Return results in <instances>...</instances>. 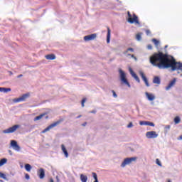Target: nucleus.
I'll use <instances>...</instances> for the list:
<instances>
[{
  "instance_id": "f257e3e1",
  "label": "nucleus",
  "mask_w": 182,
  "mask_h": 182,
  "mask_svg": "<svg viewBox=\"0 0 182 182\" xmlns=\"http://www.w3.org/2000/svg\"><path fill=\"white\" fill-rule=\"evenodd\" d=\"M149 62L159 68V69H168L171 68L172 72L175 70H182V63L176 62L173 56L168 54H164L163 52H158L154 53L149 58Z\"/></svg>"
},
{
  "instance_id": "f03ea898",
  "label": "nucleus",
  "mask_w": 182,
  "mask_h": 182,
  "mask_svg": "<svg viewBox=\"0 0 182 182\" xmlns=\"http://www.w3.org/2000/svg\"><path fill=\"white\" fill-rule=\"evenodd\" d=\"M128 14V22L129 23H136V25H140V21H139V17L136 16L135 14H133V16L130 14V11L127 12Z\"/></svg>"
},
{
  "instance_id": "7ed1b4c3",
  "label": "nucleus",
  "mask_w": 182,
  "mask_h": 182,
  "mask_svg": "<svg viewBox=\"0 0 182 182\" xmlns=\"http://www.w3.org/2000/svg\"><path fill=\"white\" fill-rule=\"evenodd\" d=\"M137 157L126 158L121 164V167H126L127 164H132L133 161H136Z\"/></svg>"
},
{
  "instance_id": "20e7f679",
  "label": "nucleus",
  "mask_w": 182,
  "mask_h": 182,
  "mask_svg": "<svg viewBox=\"0 0 182 182\" xmlns=\"http://www.w3.org/2000/svg\"><path fill=\"white\" fill-rule=\"evenodd\" d=\"M60 123H62V119H60V120L50 124L48 127H47L46 129H44L42 131V133H46V132H49V130H50V129H53V127H56V126H58V124H60Z\"/></svg>"
},
{
  "instance_id": "39448f33",
  "label": "nucleus",
  "mask_w": 182,
  "mask_h": 182,
  "mask_svg": "<svg viewBox=\"0 0 182 182\" xmlns=\"http://www.w3.org/2000/svg\"><path fill=\"white\" fill-rule=\"evenodd\" d=\"M20 126L18 124H16L11 127L8 128L7 129H5L3 131V133L5 134H9L10 133H14V132H16L18 129H19Z\"/></svg>"
},
{
  "instance_id": "423d86ee",
  "label": "nucleus",
  "mask_w": 182,
  "mask_h": 182,
  "mask_svg": "<svg viewBox=\"0 0 182 182\" xmlns=\"http://www.w3.org/2000/svg\"><path fill=\"white\" fill-rule=\"evenodd\" d=\"M119 72L120 75L121 82H122L125 85H127V86H130L129 81H127V78H126V73H124V72L122 70V69H120Z\"/></svg>"
},
{
  "instance_id": "0eeeda50",
  "label": "nucleus",
  "mask_w": 182,
  "mask_h": 182,
  "mask_svg": "<svg viewBox=\"0 0 182 182\" xmlns=\"http://www.w3.org/2000/svg\"><path fill=\"white\" fill-rule=\"evenodd\" d=\"M147 139H156L159 136V134L155 131H150L146 133Z\"/></svg>"
},
{
  "instance_id": "6e6552de",
  "label": "nucleus",
  "mask_w": 182,
  "mask_h": 182,
  "mask_svg": "<svg viewBox=\"0 0 182 182\" xmlns=\"http://www.w3.org/2000/svg\"><path fill=\"white\" fill-rule=\"evenodd\" d=\"M10 146L14 149V150H16V151H19L21 150V146L18 145V142L15 140H11Z\"/></svg>"
},
{
  "instance_id": "1a4fd4ad",
  "label": "nucleus",
  "mask_w": 182,
  "mask_h": 182,
  "mask_svg": "<svg viewBox=\"0 0 182 182\" xmlns=\"http://www.w3.org/2000/svg\"><path fill=\"white\" fill-rule=\"evenodd\" d=\"M28 97H29V94H24L19 98L14 100V102L16 103H19V102H25V100H26V99H28Z\"/></svg>"
},
{
  "instance_id": "9d476101",
  "label": "nucleus",
  "mask_w": 182,
  "mask_h": 182,
  "mask_svg": "<svg viewBox=\"0 0 182 182\" xmlns=\"http://www.w3.org/2000/svg\"><path fill=\"white\" fill-rule=\"evenodd\" d=\"M177 82L176 78H173L171 81L169 82L168 85L165 87L166 90H170L171 87L176 85V82Z\"/></svg>"
},
{
  "instance_id": "9b49d317",
  "label": "nucleus",
  "mask_w": 182,
  "mask_h": 182,
  "mask_svg": "<svg viewBox=\"0 0 182 182\" xmlns=\"http://www.w3.org/2000/svg\"><path fill=\"white\" fill-rule=\"evenodd\" d=\"M97 36L96 35V33H93V34H91V35L85 36L84 37V41H85V42H87L89 41H93V40L96 39Z\"/></svg>"
},
{
  "instance_id": "f8f14e48",
  "label": "nucleus",
  "mask_w": 182,
  "mask_h": 182,
  "mask_svg": "<svg viewBox=\"0 0 182 182\" xmlns=\"http://www.w3.org/2000/svg\"><path fill=\"white\" fill-rule=\"evenodd\" d=\"M37 174H38L39 178H41V180L45 178V169H43V168H41L37 171Z\"/></svg>"
},
{
  "instance_id": "ddd939ff",
  "label": "nucleus",
  "mask_w": 182,
  "mask_h": 182,
  "mask_svg": "<svg viewBox=\"0 0 182 182\" xmlns=\"http://www.w3.org/2000/svg\"><path fill=\"white\" fill-rule=\"evenodd\" d=\"M139 75L141 77V79L144 80L146 86H147V87H149V86H150V84H149V80H147V77H146V75H144V73L143 72H140Z\"/></svg>"
},
{
  "instance_id": "4468645a",
  "label": "nucleus",
  "mask_w": 182,
  "mask_h": 182,
  "mask_svg": "<svg viewBox=\"0 0 182 182\" xmlns=\"http://www.w3.org/2000/svg\"><path fill=\"white\" fill-rule=\"evenodd\" d=\"M129 72L132 76H133V77L135 79V80H136L138 83H140V78H139V76H137V74L133 72V70H132V68L129 69Z\"/></svg>"
},
{
  "instance_id": "2eb2a0df",
  "label": "nucleus",
  "mask_w": 182,
  "mask_h": 182,
  "mask_svg": "<svg viewBox=\"0 0 182 182\" xmlns=\"http://www.w3.org/2000/svg\"><path fill=\"white\" fill-rule=\"evenodd\" d=\"M145 95H146L148 100H149L150 102H153V100H154V99H156V97L153 94L146 92Z\"/></svg>"
},
{
  "instance_id": "dca6fc26",
  "label": "nucleus",
  "mask_w": 182,
  "mask_h": 182,
  "mask_svg": "<svg viewBox=\"0 0 182 182\" xmlns=\"http://www.w3.org/2000/svg\"><path fill=\"white\" fill-rule=\"evenodd\" d=\"M46 59L48 60H55L56 55H55V54H48L46 55Z\"/></svg>"
},
{
  "instance_id": "f3484780",
  "label": "nucleus",
  "mask_w": 182,
  "mask_h": 182,
  "mask_svg": "<svg viewBox=\"0 0 182 182\" xmlns=\"http://www.w3.org/2000/svg\"><path fill=\"white\" fill-rule=\"evenodd\" d=\"M61 149L63 153H64L65 157H69V154L68 153V150H66V147H65V145H61Z\"/></svg>"
},
{
  "instance_id": "a211bd4d",
  "label": "nucleus",
  "mask_w": 182,
  "mask_h": 182,
  "mask_svg": "<svg viewBox=\"0 0 182 182\" xmlns=\"http://www.w3.org/2000/svg\"><path fill=\"white\" fill-rule=\"evenodd\" d=\"M107 43H110V28L107 27Z\"/></svg>"
},
{
  "instance_id": "6ab92c4d",
  "label": "nucleus",
  "mask_w": 182,
  "mask_h": 182,
  "mask_svg": "<svg viewBox=\"0 0 182 182\" xmlns=\"http://www.w3.org/2000/svg\"><path fill=\"white\" fill-rule=\"evenodd\" d=\"M153 83H155V85H160V83H161L160 77H154V78L153 80Z\"/></svg>"
},
{
  "instance_id": "aec40b11",
  "label": "nucleus",
  "mask_w": 182,
  "mask_h": 182,
  "mask_svg": "<svg viewBox=\"0 0 182 182\" xmlns=\"http://www.w3.org/2000/svg\"><path fill=\"white\" fill-rule=\"evenodd\" d=\"M80 180L82 182H87V176L84 174L80 175Z\"/></svg>"
},
{
  "instance_id": "412c9836",
  "label": "nucleus",
  "mask_w": 182,
  "mask_h": 182,
  "mask_svg": "<svg viewBox=\"0 0 182 182\" xmlns=\"http://www.w3.org/2000/svg\"><path fill=\"white\" fill-rule=\"evenodd\" d=\"M11 88L0 87V92H4V93H8V92H11Z\"/></svg>"
},
{
  "instance_id": "4be33fe9",
  "label": "nucleus",
  "mask_w": 182,
  "mask_h": 182,
  "mask_svg": "<svg viewBox=\"0 0 182 182\" xmlns=\"http://www.w3.org/2000/svg\"><path fill=\"white\" fill-rule=\"evenodd\" d=\"M25 168H26V171H28L29 173L31 171V170H32V166H31V164H26L25 165Z\"/></svg>"
},
{
  "instance_id": "5701e85b",
  "label": "nucleus",
  "mask_w": 182,
  "mask_h": 182,
  "mask_svg": "<svg viewBox=\"0 0 182 182\" xmlns=\"http://www.w3.org/2000/svg\"><path fill=\"white\" fill-rule=\"evenodd\" d=\"M46 114L44 113V114H40V115L34 118V121L36 122V121H38V120H41V119H42V117H43V116H45Z\"/></svg>"
},
{
  "instance_id": "b1692460",
  "label": "nucleus",
  "mask_w": 182,
  "mask_h": 182,
  "mask_svg": "<svg viewBox=\"0 0 182 182\" xmlns=\"http://www.w3.org/2000/svg\"><path fill=\"white\" fill-rule=\"evenodd\" d=\"M6 161H8V159L4 158L0 160V167H2V166H4V164H6Z\"/></svg>"
},
{
  "instance_id": "393cba45",
  "label": "nucleus",
  "mask_w": 182,
  "mask_h": 182,
  "mask_svg": "<svg viewBox=\"0 0 182 182\" xmlns=\"http://www.w3.org/2000/svg\"><path fill=\"white\" fill-rule=\"evenodd\" d=\"M153 43H154L156 48H159V45H160V41H159L157 39L154 38L152 40Z\"/></svg>"
},
{
  "instance_id": "a878e982",
  "label": "nucleus",
  "mask_w": 182,
  "mask_h": 182,
  "mask_svg": "<svg viewBox=\"0 0 182 182\" xmlns=\"http://www.w3.org/2000/svg\"><path fill=\"white\" fill-rule=\"evenodd\" d=\"M181 122V119H180V117L177 116L174 118V123L175 124H178Z\"/></svg>"
},
{
  "instance_id": "bb28decb",
  "label": "nucleus",
  "mask_w": 182,
  "mask_h": 182,
  "mask_svg": "<svg viewBox=\"0 0 182 182\" xmlns=\"http://www.w3.org/2000/svg\"><path fill=\"white\" fill-rule=\"evenodd\" d=\"M141 35H143V33H138L136 36V39L137 41H141Z\"/></svg>"
},
{
  "instance_id": "cd10ccee",
  "label": "nucleus",
  "mask_w": 182,
  "mask_h": 182,
  "mask_svg": "<svg viewBox=\"0 0 182 182\" xmlns=\"http://www.w3.org/2000/svg\"><path fill=\"white\" fill-rule=\"evenodd\" d=\"M129 52H134V49L133 48H129L126 51L124 52V55L129 53Z\"/></svg>"
},
{
  "instance_id": "c85d7f7f",
  "label": "nucleus",
  "mask_w": 182,
  "mask_h": 182,
  "mask_svg": "<svg viewBox=\"0 0 182 182\" xmlns=\"http://www.w3.org/2000/svg\"><path fill=\"white\" fill-rule=\"evenodd\" d=\"M0 178H4V180H6V175L5 173L0 172Z\"/></svg>"
},
{
  "instance_id": "c756f323",
  "label": "nucleus",
  "mask_w": 182,
  "mask_h": 182,
  "mask_svg": "<svg viewBox=\"0 0 182 182\" xmlns=\"http://www.w3.org/2000/svg\"><path fill=\"white\" fill-rule=\"evenodd\" d=\"M139 124L140 126H147V121H140Z\"/></svg>"
},
{
  "instance_id": "7c9ffc66",
  "label": "nucleus",
  "mask_w": 182,
  "mask_h": 182,
  "mask_svg": "<svg viewBox=\"0 0 182 182\" xmlns=\"http://www.w3.org/2000/svg\"><path fill=\"white\" fill-rule=\"evenodd\" d=\"M146 126H151L152 127H154V123L146 121Z\"/></svg>"
},
{
  "instance_id": "2f4dec72",
  "label": "nucleus",
  "mask_w": 182,
  "mask_h": 182,
  "mask_svg": "<svg viewBox=\"0 0 182 182\" xmlns=\"http://www.w3.org/2000/svg\"><path fill=\"white\" fill-rule=\"evenodd\" d=\"M85 103H86V98H83L81 102L82 107H85Z\"/></svg>"
},
{
  "instance_id": "473e14b6",
  "label": "nucleus",
  "mask_w": 182,
  "mask_h": 182,
  "mask_svg": "<svg viewBox=\"0 0 182 182\" xmlns=\"http://www.w3.org/2000/svg\"><path fill=\"white\" fill-rule=\"evenodd\" d=\"M156 163L158 166H159V167H161V162L160 161V160L159 159H156Z\"/></svg>"
},
{
  "instance_id": "72a5a7b5",
  "label": "nucleus",
  "mask_w": 182,
  "mask_h": 182,
  "mask_svg": "<svg viewBox=\"0 0 182 182\" xmlns=\"http://www.w3.org/2000/svg\"><path fill=\"white\" fill-rule=\"evenodd\" d=\"M92 176L95 178V180H97V174H96V173L92 172Z\"/></svg>"
},
{
  "instance_id": "f704fd0d",
  "label": "nucleus",
  "mask_w": 182,
  "mask_h": 182,
  "mask_svg": "<svg viewBox=\"0 0 182 182\" xmlns=\"http://www.w3.org/2000/svg\"><path fill=\"white\" fill-rule=\"evenodd\" d=\"M112 93L114 97H117V94H116V92H114V90H112Z\"/></svg>"
},
{
  "instance_id": "c9c22d12",
  "label": "nucleus",
  "mask_w": 182,
  "mask_h": 182,
  "mask_svg": "<svg viewBox=\"0 0 182 182\" xmlns=\"http://www.w3.org/2000/svg\"><path fill=\"white\" fill-rule=\"evenodd\" d=\"M128 129H130L132 127H133V123L132 122H129V124L127 125Z\"/></svg>"
},
{
  "instance_id": "e433bc0d",
  "label": "nucleus",
  "mask_w": 182,
  "mask_h": 182,
  "mask_svg": "<svg viewBox=\"0 0 182 182\" xmlns=\"http://www.w3.org/2000/svg\"><path fill=\"white\" fill-rule=\"evenodd\" d=\"M25 177H26V180H29V178H31V177L29 176V174H28V173L25 174Z\"/></svg>"
},
{
  "instance_id": "4c0bfd02",
  "label": "nucleus",
  "mask_w": 182,
  "mask_h": 182,
  "mask_svg": "<svg viewBox=\"0 0 182 182\" xmlns=\"http://www.w3.org/2000/svg\"><path fill=\"white\" fill-rule=\"evenodd\" d=\"M146 35H150V33H151V31H150V30H146Z\"/></svg>"
},
{
  "instance_id": "58836bf2",
  "label": "nucleus",
  "mask_w": 182,
  "mask_h": 182,
  "mask_svg": "<svg viewBox=\"0 0 182 182\" xmlns=\"http://www.w3.org/2000/svg\"><path fill=\"white\" fill-rule=\"evenodd\" d=\"M147 48L149 50H151V49H153V46L151 45H148Z\"/></svg>"
},
{
  "instance_id": "ea45409f",
  "label": "nucleus",
  "mask_w": 182,
  "mask_h": 182,
  "mask_svg": "<svg viewBox=\"0 0 182 182\" xmlns=\"http://www.w3.org/2000/svg\"><path fill=\"white\" fill-rule=\"evenodd\" d=\"M131 58H133L134 59H135V60L137 59L136 56H134V55L133 54L131 55Z\"/></svg>"
},
{
  "instance_id": "a19ab883",
  "label": "nucleus",
  "mask_w": 182,
  "mask_h": 182,
  "mask_svg": "<svg viewBox=\"0 0 182 182\" xmlns=\"http://www.w3.org/2000/svg\"><path fill=\"white\" fill-rule=\"evenodd\" d=\"M86 124H87V122H84V123L82 124V126L85 127V126H86Z\"/></svg>"
},
{
  "instance_id": "79ce46f5",
  "label": "nucleus",
  "mask_w": 182,
  "mask_h": 182,
  "mask_svg": "<svg viewBox=\"0 0 182 182\" xmlns=\"http://www.w3.org/2000/svg\"><path fill=\"white\" fill-rule=\"evenodd\" d=\"M22 76H23V75L22 74H21V75H18L17 77H18V78L22 77Z\"/></svg>"
},
{
  "instance_id": "37998d69",
  "label": "nucleus",
  "mask_w": 182,
  "mask_h": 182,
  "mask_svg": "<svg viewBox=\"0 0 182 182\" xmlns=\"http://www.w3.org/2000/svg\"><path fill=\"white\" fill-rule=\"evenodd\" d=\"M80 117H82V115H79L78 117H77V119H80Z\"/></svg>"
},
{
  "instance_id": "c03bdc74",
  "label": "nucleus",
  "mask_w": 182,
  "mask_h": 182,
  "mask_svg": "<svg viewBox=\"0 0 182 182\" xmlns=\"http://www.w3.org/2000/svg\"><path fill=\"white\" fill-rule=\"evenodd\" d=\"M90 113H96V111H91Z\"/></svg>"
},
{
  "instance_id": "a18cd8bd",
  "label": "nucleus",
  "mask_w": 182,
  "mask_h": 182,
  "mask_svg": "<svg viewBox=\"0 0 182 182\" xmlns=\"http://www.w3.org/2000/svg\"><path fill=\"white\" fill-rule=\"evenodd\" d=\"M50 182H54V181H53V179L50 178Z\"/></svg>"
},
{
  "instance_id": "49530a36",
  "label": "nucleus",
  "mask_w": 182,
  "mask_h": 182,
  "mask_svg": "<svg viewBox=\"0 0 182 182\" xmlns=\"http://www.w3.org/2000/svg\"><path fill=\"white\" fill-rule=\"evenodd\" d=\"M94 182H99V181L97 179H95Z\"/></svg>"
},
{
  "instance_id": "de8ad7c7",
  "label": "nucleus",
  "mask_w": 182,
  "mask_h": 182,
  "mask_svg": "<svg viewBox=\"0 0 182 182\" xmlns=\"http://www.w3.org/2000/svg\"><path fill=\"white\" fill-rule=\"evenodd\" d=\"M127 56H132V54H127Z\"/></svg>"
},
{
  "instance_id": "09e8293b",
  "label": "nucleus",
  "mask_w": 182,
  "mask_h": 182,
  "mask_svg": "<svg viewBox=\"0 0 182 182\" xmlns=\"http://www.w3.org/2000/svg\"><path fill=\"white\" fill-rule=\"evenodd\" d=\"M167 129H170V125H168V126L167 127Z\"/></svg>"
},
{
  "instance_id": "8fccbe9b",
  "label": "nucleus",
  "mask_w": 182,
  "mask_h": 182,
  "mask_svg": "<svg viewBox=\"0 0 182 182\" xmlns=\"http://www.w3.org/2000/svg\"><path fill=\"white\" fill-rule=\"evenodd\" d=\"M10 74L12 75V72H10Z\"/></svg>"
}]
</instances>
